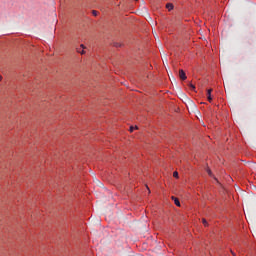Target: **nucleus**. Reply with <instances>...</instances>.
Masks as SVG:
<instances>
[{
    "instance_id": "nucleus-7",
    "label": "nucleus",
    "mask_w": 256,
    "mask_h": 256,
    "mask_svg": "<svg viewBox=\"0 0 256 256\" xmlns=\"http://www.w3.org/2000/svg\"><path fill=\"white\" fill-rule=\"evenodd\" d=\"M92 15H94V17H97V15H99V12H97V10H93Z\"/></svg>"
},
{
    "instance_id": "nucleus-3",
    "label": "nucleus",
    "mask_w": 256,
    "mask_h": 256,
    "mask_svg": "<svg viewBox=\"0 0 256 256\" xmlns=\"http://www.w3.org/2000/svg\"><path fill=\"white\" fill-rule=\"evenodd\" d=\"M211 93H213V89H208L207 90V99H208L209 103H211L213 101V97H211Z\"/></svg>"
},
{
    "instance_id": "nucleus-6",
    "label": "nucleus",
    "mask_w": 256,
    "mask_h": 256,
    "mask_svg": "<svg viewBox=\"0 0 256 256\" xmlns=\"http://www.w3.org/2000/svg\"><path fill=\"white\" fill-rule=\"evenodd\" d=\"M173 177H175L176 179H179V172L175 171L173 173Z\"/></svg>"
},
{
    "instance_id": "nucleus-8",
    "label": "nucleus",
    "mask_w": 256,
    "mask_h": 256,
    "mask_svg": "<svg viewBox=\"0 0 256 256\" xmlns=\"http://www.w3.org/2000/svg\"><path fill=\"white\" fill-rule=\"evenodd\" d=\"M189 87H190L191 91H195V85L189 84Z\"/></svg>"
},
{
    "instance_id": "nucleus-9",
    "label": "nucleus",
    "mask_w": 256,
    "mask_h": 256,
    "mask_svg": "<svg viewBox=\"0 0 256 256\" xmlns=\"http://www.w3.org/2000/svg\"><path fill=\"white\" fill-rule=\"evenodd\" d=\"M135 129H137V126L136 127L131 126L130 127V133H133V131H135Z\"/></svg>"
},
{
    "instance_id": "nucleus-4",
    "label": "nucleus",
    "mask_w": 256,
    "mask_h": 256,
    "mask_svg": "<svg viewBox=\"0 0 256 256\" xmlns=\"http://www.w3.org/2000/svg\"><path fill=\"white\" fill-rule=\"evenodd\" d=\"M172 199L177 207H181V202H179V199L175 196H172Z\"/></svg>"
},
{
    "instance_id": "nucleus-2",
    "label": "nucleus",
    "mask_w": 256,
    "mask_h": 256,
    "mask_svg": "<svg viewBox=\"0 0 256 256\" xmlns=\"http://www.w3.org/2000/svg\"><path fill=\"white\" fill-rule=\"evenodd\" d=\"M179 77L182 81H185V79H187V75L185 74V71L179 70Z\"/></svg>"
},
{
    "instance_id": "nucleus-13",
    "label": "nucleus",
    "mask_w": 256,
    "mask_h": 256,
    "mask_svg": "<svg viewBox=\"0 0 256 256\" xmlns=\"http://www.w3.org/2000/svg\"><path fill=\"white\" fill-rule=\"evenodd\" d=\"M3 79V77L0 75V81Z\"/></svg>"
},
{
    "instance_id": "nucleus-12",
    "label": "nucleus",
    "mask_w": 256,
    "mask_h": 256,
    "mask_svg": "<svg viewBox=\"0 0 256 256\" xmlns=\"http://www.w3.org/2000/svg\"><path fill=\"white\" fill-rule=\"evenodd\" d=\"M207 173H208V175H211V171L210 170H207Z\"/></svg>"
},
{
    "instance_id": "nucleus-5",
    "label": "nucleus",
    "mask_w": 256,
    "mask_h": 256,
    "mask_svg": "<svg viewBox=\"0 0 256 256\" xmlns=\"http://www.w3.org/2000/svg\"><path fill=\"white\" fill-rule=\"evenodd\" d=\"M173 8H174L173 4L171 3L166 4V9H168V11H173Z\"/></svg>"
},
{
    "instance_id": "nucleus-10",
    "label": "nucleus",
    "mask_w": 256,
    "mask_h": 256,
    "mask_svg": "<svg viewBox=\"0 0 256 256\" xmlns=\"http://www.w3.org/2000/svg\"><path fill=\"white\" fill-rule=\"evenodd\" d=\"M202 223H203V225H205V227H207L208 223H207L206 219H202Z\"/></svg>"
},
{
    "instance_id": "nucleus-11",
    "label": "nucleus",
    "mask_w": 256,
    "mask_h": 256,
    "mask_svg": "<svg viewBox=\"0 0 256 256\" xmlns=\"http://www.w3.org/2000/svg\"><path fill=\"white\" fill-rule=\"evenodd\" d=\"M114 47H121V44H120V43L115 42V43H114Z\"/></svg>"
},
{
    "instance_id": "nucleus-1",
    "label": "nucleus",
    "mask_w": 256,
    "mask_h": 256,
    "mask_svg": "<svg viewBox=\"0 0 256 256\" xmlns=\"http://www.w3.org/2000/svg\"><path fill=\"white\" fill-rule=\"evenodd\" d=\"M85 45L81 44L79 48H76L77 53H80L81 55H85Z\"/></svg>"
}]
</instances>
